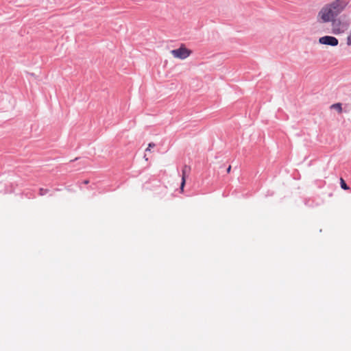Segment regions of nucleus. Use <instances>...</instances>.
Listing matches in <instances>:
<instances>
[{"label":"nucleus","instance_id":"6","mask_svg":"<svg viewBox=\"0 0 351 351\" xmlns=\"http://www.w3.org/2000/svg\"><path fill=\"white\" fill-rule=\"evenodd\" d=\"M331 108L337 110L339 113H341L342 112L341 104L340 103H337V104H332L331 106Z\"/></svg>","mask_w":351,"mask_h":351},{"label":"nucleus","instance_id":"9","mask_svg":"<svg viewBox=\"0 0 351 351\" xmlns=\"http://www.w3.org/2000/svg\"><path fill=\"white\" fill-rule=\"evenodd\" d=\"M154 147H155V144L154 143H149L148 147L146 149V151L149 152V151H151V148H153Z\"/></svg>","mask_w":351,"mask_h":351},{"label":"nucleus","instance_id":"5","mask_svg":"<svg viewBox=\"0 0 351 351\" xmlns=\"http://www.w3.org/2000/svg\"><path fill=\"white\" fill-rule=\"evenodd\" d=\"M190 170H191L190 167H189L187 165H184L182 168V182L180 184V192L181 193L184 192V188L185 183H186V178L188 173L190 172Z\"/></svg>","mask_w":351,"mask_h":351},{"label":"nucleus","instance_id":"12","mask_svg":"<svg viewBox=\"0 0 351 351\" xmlns=\"http://www.w3.org/2000/svg\"><path fill=\"white\" fill-rule=\"evenodd\" d=\"M88 182H89V181H88V180H84V184H88Z\"/></svg>","mask_w":351,"mask_h":351},{"label":"nucleus","instance_id":"4","mask_svg":"<svg viewBox=\"0 0 351 351\" xmlns=\"http://www.w3.org/2000/svg\"><path fill=\"white\" fill-rule=\"evenodd\" d=\"M319 43L322 45L335 47L338 45L339 40L337 38L331 36H324L319 38Z\"/></svg>","mask_w":351,"mask_h":351},{"label":"nucleus","instance_id":"8","mask_svg":"<svg viewBox=\"0 0 351 351\" xmlns=\"http://www.w3.org/2000/svg\"><path fill=\"white\" fill-rule=\"evenodd\" d=\"M341 186L342 189L347 190L348 189V186L346 184L343 178H341Z\"/></svg>","mask_w":351,"mask_h":351},{"label":"nucleus","instance_id":"10","mask_svg":"<svg viewBox=\"0 0 351 351\" xmlns=\"http://www.w3.org/2000/svg\"><path fill=\"white\" fill-rule=\"evenodd\" d=\"M230 170H231V166H229L228 168L227 169V172L230 173Z\"/></svg>","mask_w":351,"mask_h":351},{"label":"nucleus","instance_id":"7","mask_svg":"<svg viewBox=\"0 0 351 351\" xmlns=\"http://www.w3.org/2000/svg\"><path fill=\"white\" fill-rule=\"evenodd\" d=\"M346 44L348 46H351V28L346 38Z\"/></svg>","mask_w":351,"mask_h":351},{"label":"nucleus","instance_id":"3","mask_svg":"<svg viewBox=\"0 0 351 351\" xmlns=\"http://www.w3.org/2000/svg\"><path fill=\"white\" fill-rule=\"evenodd\" d=\"M191 53L192 51L190 49H187L183 44L181 45V46L178 49H173L171 51V55L175 58H178L181 60L186 59L191 54Z\"/></svg>","mask_w":351,"mask_h":351},{"label":"nucleus","instance_id":"11","mask_svg":"<svg viewBox=\"0 0 351 351\" xmlns=\"http://www.w3.org/2000/svg\"><path fill=\"white\" fill-rule=\"evenodd\" d=\"M44 191V190H43V189H40V194L41 195H43V193H42V191Z\"/></svg>","mask_w":351,"mask_h":351},{"label":"nucleus","instance_id":"2","mask_svg":"<svg viewBox=\"0 0 351 351\" xmlns=\"http://www.w3.org/2000/svg\"><path fill=\"white\" fill-rule=\"evenodd\" d=\"M330 23L332 24V32L335 35H339L346 33L350 27L349 22L343 21L340 19H335Z\"/></svg>","mask_w":351,"mask_h":351},{"label":"nucleus","instance_id":"1","mask_svg":"<svg viewBox=\"0 0 351 351\" xmlns=\"http://www.w3.org/2000/svg\"><path fill=\"white\" fill-rule=\"evenodd\" d=\"M348 5V0H333L325 3L317 12L316 20L321 24L328 23L344 12Z\"/></svg>","mask_w":351,"mask_h":351}]
</instances>
